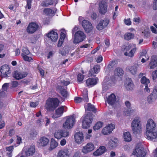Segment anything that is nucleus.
I'll list each match as a JSON object with an SVG mask.
<instances>
[{"instance_id":"7ed1b4c3","label":"nucleus","mask_w":157,"mask_h":157,"mask_svg":"<svg viewBox=\"0 0 157 157\" xmlns=\"http://www.w3.org/2000/svg\"><path fill=\"white\" fill-rule=\"evenodd\" d=\"M93 119V115L92 113H89L86 114L82 121V128H88L92 123Z\"/></svg>"},{"instance_id":"473e14b6","label":"nucleus","mask_w":157,"mask_h":157,"mask_svg":"<svg viewBox=\"0 0 157 157\" xmlns=\"http://www.w3.org/2000/svg\"><path fill=\"white\" fill-rule=\"evenodd\" d=\"M125 104L127 108V110L125 111V114L127 115H128L132 113L133 110L131 109L130 108L131 104L130 102L129 101H126L125 102Z\"/></svg>"},{"instance_id":"4c0bfd02","label":"nucleus","mask_w":157,"mask_h":157,"mask_svg":"<svg viewBox=\"0 0 157 157\" xmlns=\"http://www.w3.org/2000/svg\"><path fill=\"white\" fill-rule=\"evenodd\" d=\"M99 72V69H90L88 73L89 77H95Z\"/></svg>"},{"instance_id":"3c124183","label":"nucleus","mask_w":157,"mask_h":157,"mask_svg":"<svg viewBox=\"0 0 157 157\" xmlns=\"http://www.w3.org/2000/svg\"><path fill=\"white\" fill-rule=\"evenodd\" d=\"M9 86V83H5L2 86V90L5 92H6Z\"/></svg>"},{"instance_id":"603ef678","label":"nucleus","mask_w":157,"mask_h":157,"mask_svg":"<svg viewBox=\"0 0 157 157\" xmlns=\"http://www.w3.org/2000/svg\"><path fill=\"white\" fill-rule=\"evenodd\" d=\"M23 53L22 54H24L25 55H28L30 53L29 50L26 48H24L22 49Z\"/></svg>"},{"instance_id":"e433bc0d","label":"nucleus","mask_w":157,"mask_h":157,"mask_svg":"<svg viewBox=\"0 0 157 157\" xmlns=\"http://www.w3.org/2000/svg\"><path fill=\"white\" fill-rule=\"evenodd\" d=\"M58 143L53 138H52L51 141L50 150H52L56 148L58 146Z\"/></svg>"},{"instance_id":"ddd939ff","label":"nucleus","mask_w":157,"mask_h":157,"mask_svg":"<svg viewBox=\"0 0 157 157\" xmlns=\"http://www.w3.org/2000/svg\"><path fill=\"white\" fill-rule=\"evenodd\" d=\"M115 128V126L112 124H108L102 129L101 132L104 135H107L110 134Z\"/></svg>"},{"instance_id":"a19ab883","label":"nucleus","mask_w":157,"mask_h":157,"mask_svg":"<svg viewBox=\"0 0 157 157\" xmlns=\"http://www.w3.org/2000/svg\"><path fill=\"white\" fill-rule=\"evenodd\" d=\"M117 64V62L116 61H113L109 63L108 67L109 69L111 68H115L116 67Z\"/></svg>"},{"instance_id":"f257e3e1","label":"nucleus","mask_w":157,"mask_h":157,"mask_svg":"<svg viewBox=\"0 0 157 157\" xmlns=\"http://www.w3.org/2000/svg\"><path fill=\"white\" fill-rule=\"evenodd\" d=\"M60 101L57 98H49L47 99L45 106L49 111H54L59 105Z\"/></svg>"},{"instance_id":"052dcab7","label":"nucleus","mask_w":157,"mask_h":157,"mask_svg":"<svg viewBox=\"0 0 157 157\" xmlns=\"http://www.w3.org/2000/svg\"><path fill=\"white\" fill-rule=\"evenodd\" d=\"M11 84L13 87H17L18 85V82L17 81H12Z\"/></svg>"},{"instance_id":"09e8293b","label":"nucleus","mask_w":157,"mask_h":157,"mask_svg":"<svg viewBox=\"0 0 157 157\" xmlns=\"http://www.w3.org/2000/svg\"><path fill=\"white\" fill-rule=\"evenodd\" d=\"M82 100L84 102H87L88 101V98L87 92H85L83 94Z\"/></svg>"},{"instance_id":"774afa93","label":"nucleus","mask_w":157,"mask_h":157,"mask_svg":"<svg viewBox=\"0 0 157 157\" xmlns=\"http://www.w3.org/2000/svg\"><path fill=\"white\" fill-rule=\"evenodd\" d=\"M80 154L79 151H77L75 153L73 156L72 157H80Z\"/></svg>"},{"instance_id":"dca6fc26","label":"nucleus","mask_w":157,"mask_h":157,"mask_svg":"<svg viewBox=\"0 0 157 157\" xmlns=\"http://www.w3.org/2000/svg\"><path fill=\"white\" fill-rule=\"evenodd\" d=\"M156 126V124L153 120L151 119H149L147 121L146 125V131H150V130L155 129Z\"/></svg>"},{"instance_id":"338daca9","label":"nucleus","mask_w":157,"mask_h":157,"mask_svg":"<svg viewBox=\"0 0 157 157\" xmlns=\"http://www.w3.org/2000/svg\"><path fill=\"white\" fill-rule=\"evenodd\" d=\"M54 54V52L53 51H51L49 52L47 56V58L48 59L50 58V57H52Z\"/></svg>"},{"instance_id":"a878e982","label":"nucleus","mask_w":157,"mask_h":157,"mask_svg":"<svg viewBox=\"0 0 157 157\" xmlns=\"http://www.w3.org/2000/svg\"><path fill=\"white\" fill-rule=\"evenodd\" d=\"M105 151V147L104 146H101L99 149L94 152L93 155L95 156H99L104 153Z\"/></svg>"},{"instance_id":"7c9ffc66","label":"nucleus","mask_w":157,"mask_h":157,"mask_svg":"<svg viewBox=\"0 0 157 157\" xmlns=\"http://www.w3.org/2000/svg\"><path fill=\"white\" fill-rule=\"evenodd\" d=\"M85 109L88 111H92L94 113L97 112L96 108L93 105L91 104L90 103H88L86 105H85Z\"/></svg>"},{"instance_id":"864d4df0","label":"nucleus","mask_w":157,"mask_h":157,"mask_svg":"<svg viewBox=\"0 0 157 157\" xmlns=\"http://www.w3.org/2000/svg\"><path fill=\"white\" fill-rule=\"evenodd\" d=\"M33 0H27L26 8L27 7L28 9H30L31 7V3Z\"/></svg>"},{"instance_id":"0e129e2a","label":"nucleus","mask_w":157,"mask_h":157,"mask_svg":"<svg viewBox=\"0 0 157 157\" xmlns=\"http://www.w3.org/2000/svg\"><path fill=\"white\" fill-rule=\"evenodd\" d=\"M153 8L154 10H157V0H155L153 3Z\"/></svg>"},{"instance_id":"37998d69","label":"nucleus","mask_w":157,"mask_h":157,"mask_svg":"<svg viewBox=\"0 0 157 157\" xmlns=\"http://www.w3.org/2000/svg\"><path fill=\"white\" fill-rule=\"evenodd\" d=\"M124 73V71L123 69H115L114 71V74L119 76H122Z\"/></svg>"},{"instance_id":"1a4fd4ad","label":"nucleus","mask_w":157,"mask_h":157,"mask_svg":"<svg viewBox=\"0 0 157 157\" xmlns=\"http://www.w3.org/2000/svg\"><path fill=\"white\" fill-rule=\"evenodd\" d=\"M132 154L138 157H145L146 155L143 147L141 146H136Z\"/></svg>"},{"instance_id":"f3484780","label":"nucleus","mask_w":157,"mask_h":157,"mask_svg":"<svg viewBox=\"0 0 157 157\" xmlns=\"http://www.w3.org/2000/svg\"><path fill=\"white\" fill-rule=\"evenodd\" d=\"M125 86L127 90L131 91L133 90L134 85L131 78H127L125 82Z\"/></svg>"},{"instance_id":"412c9836","label":"nucleus","mask_w":157,"mask_h":157,"mask_svg":"<svg viewBox=\"0 0 157 157\" xmlns=\"http://www.w3.org/2000/svg\"><path fill=\"white\" fill-rule=\"evenodd\" d=\"M94 149V144L91 143H88L85 146L83 147L82 151L84 153H87L89 152L92 151Z\"/></svg>"},{"instance_id":"cd10ccee","label":"nucleus","mask_w":157,"mask_h":157,"mask_svg":"<svg viewBox=\"0 0 157 157\" xmlns=\"http://www.w3.org/2000/svg\"><path fill=\"white\" fill-rule=\"evenodd\" d=\"M11 72L10 69H0V75L2 78L9 77Z\"/></svg>"},{"instance_id":"c85d7f7f","label":"nucleus","mask_w":157,"mask_h":157,"mask_svg":"<svg viewBox=\"0 0 157 157\" xmlns=\"http://www.w3.org/2000/svg\"><path fill=\"white\" fill-rule=\"evenodd\" d=\"M49 140L48 138L45 137L40 138L39 141V143L40 146H45L48 143Z\"/></svg>"},{"instance_id":"72a5a7b5","label":"nucleus","mask_w":157,"mask_h":157,"mask_svg":"<svg viewBox=\"0 0 157 157\" xmlns=\"http://www.w3.org/2000/svg\"><path fill=\"white\" fill-rule=\"evenodd\" d=\"M57 89L59 90L62 95L64 98H66L67 96V92L65 89H63L62 86H58Z\"/></svg>"},{"instance_id":"f8f14e48","label":"nucleus","mask_w":157,"mask_h":157,"mask_svg":"<svg viewBox=\"0 0 157 157\" xmlns=\"http://www.w3.org/2000/svg\"><path fill=\"white\" fill-rule=\"evenodd\" d=\"M69 135V132L68 131L64 132L61 130H58L54 133V137L58 139H59L62 137H66Z\"/></svg>"},{"instance_id":"2f4dec72","label":"nucleus","mask_w":157,"mask_h":157,"mask_svg":"<svg viewBox=\"0 0 157 157\" xmlns=\"http://www.w3.org/2000/svg\"><path fill=\"white\" fill-rule=\"evenodd\" d=\"M43 13L47 16H52L55 12L54 11L50 8H46L44 9L43 11Z\"/></svg>"},{"instance_id":"0eeeda50","label":"nucleus","mask_w":157,"mask_h":157,"mask_svg":"<svg viewBox=\"0 0 157 157\" xmlns=\"http://www.w3.org/2000/svg\"><path fill=\"white\" fill-rule=\"evenodd\" d=\"M145 137L148 140H152L157 138V129L146 131L145 134Z\"/></svg>"},{"instance_id":"c03bdc74","label":"nucleus","mask_w":157,"mask_h":157,"mask_svg":"<svg viewBox=\"0 0 157 157\" xmlns=\"http://www.w3.org/2000/svg\"><path fill=\"white\" fill-rule=\"evenodd\" d=\"M141 82L146 85H148L150 83L149 79L147 78L145 76H143L140 80Z\"/></svg>"},{"instance_id":"680f3d73","label":"nucleus","mask_w":157,"mask_h":157,"mask_svg":"<svg viewBox=\"0 0 157 157\" xmlns=\"http://www.w3.org/2000/svg\"><path fill=\"white\" fill-rule=\"evenodd\" d=\"M152 76L153 79H156L157 77V70H155L152 73Z\"/></svg>"},{"instance_id":"5701e85b","label":"nucleus","mask_w":157,"mask_h":157,"mask_svg":"<svg viewBox=\"0 0 157 157\" xmlns=\"http://www.w3.org/2000/svg\"><path fill=\"white\" fill-rule=\"evenodd\" d=\"M107 98V103L110 105H113L115 103L116 98L115 95L113 94H112L109 96Z\"/></svg>"},{"instance_id":"69168bd1","label":"nucleus","mask_w":157,"mask_h":157,"mask_svg":"<svg viewBox=\"0 0 157 157\" xmlns=\"http://www.w3.org/2000/svg\"><path fill=\"white\" fill-rule=\"evenodd\" d=\"M150 29L151 32L155 34L157 33V31L156 29L154 26H150Z\"/></svg>"},{"instance_id":"58836bf2","label":"nucleus","mask_w":157,"mask_h":157,"mask_svg":"<svg viewBox=\"0 0 157 157\" xmlns=\"http://www.w3.org/2000/svg\"><path fill=\"white\" fill-rule=\"evenodd\" d=\"M123 138L125 141L129 142L131 140V135L128 132H125L124 134Z\"/></svg>"},{"instance_id":"13d9d810","label":"nucleus","mask_w":157,"mask_h":157,"mask_svg":"<svg viewBox=\"0 0 157 157\" xmlns=\"http://www.w3.org/2000/svg\"><path fill=\"white\" fill-rule=\"evenodd\" d=\"M43 121L41 119H39L36 121V124L40 126L43 124Z\"/></svg>"},{"instance_id":"aec40b11","label":"nucleus","mask_w":157,"mask_h":157,"mask_svg":"<svg viewBox=\"0 0 157 157\" xmlns=\"http://www.w3.org/2000/svg\"><path fill=\"white\" fill-rule=\"evenodd\" d=\"M47 37L50 38L51 41L53 42L56 41L58 38V35L56 32L53 31H50L47 34Z\"/></svg>"},{"instance_id":"e2e57ef3","label":"nucleus","mask_w":157,"mask_h":157,"mask_svg":"<svg viewBox=\"0 0 157 157\" xmlns=\"http://www.w3.org/2000/svg\"><path fill=\"white\" fill-rule=\"evenodd\" d=\"M66 36V34L65 33L61 32L60 34V37L59 39H61V40H64Z\"/></svg>"},{"instance_id":"de8ad7c7","label":"nucleus","mask_w":157,"mask_h":157,"mask_svg":"<svg viewBox=\"0 0 157 157\" xmlns=\"http://www.w3.org/2000/svg\"><path fill=\"white\" fill-rule=\"evenodd\" d=\"M38 134L37 132L35 130H31L29 133V136L31 138L33 139L36 137Z\"/></svg>"},{"instance_id":"9d476101","label":"nucleus","mask_w":157,"mask_h":157,"mask_svg":"<svg viewBox=\"0 0 157 157\" xmlns=\"http://www.w3.org/2000/svg\"><path fill=\"white\" fill-rule=\"evenodd\" d=\"M67 108L65 106H62L56 109L55 111V114L52 117L54 118H57L60 117L64 112L67 111Z\"/></svg>"},{"instance_id":"c756f323","label":"nucleus","mask_w":157,"mask_h":157,"mask_svg":"<svg viewBox=\"0 0 157 157\" xmlns=\"http://www.w3.org/2000/svg\"><path fill=\"white\" fill-rule=\"evenodd\" d=\"M54 3L53 0H45L40 3V5L42 7H48L52 5Z\"/></svg>"},{"instance_id":"9b49d317","label":"nucleus","mask_w":157,"mask_h":157,"mask_svg":"<svg viewBox=\"0 0 157 157\" xmlns=\"http://www.w3.org/2000/svg\"><path fill=\"white\" fill-rule=\"evenodd\" d=\"M82 25L85 31L87 33H90L93 30V26L91 23L89 21L83 20L82 22Z\"/></svg>"},{"instance_id":"8fccbe9b","label":"nucleus","mask_w":157,"mask_h":157,"mask_svg":"<svg viewBox=\"0 0 157 157\" xmlns=\"http://www.w3.org/2000/svg\"><path fill=\"white\" fill-rule=\"evenodd\" d=\"M84 78V75L81 74H79L78 75V81L79 83H81Z\"/></svg>"},{"instance_id":"79ce46f5","label":"nucleus","mask_w":157,"mask_h":157,"mask_svg":"<svg viewBox=\"0 0 157 157\" xmlns=\"http://www.w3.org/2000/svg\"><path fill=\"white\" fill-rule=\"evenodd\" d=\"M103 125V123L101 122H98L94 126L93 128L94 130H98L101 128Z\"/></svg>"},{"instance_id":"6e6d98bb","label":"nucleus","mask_w":157,"mask_h":157,"mask_svg":"<svg viewBox=\"0 0 157 157\" xmlns=\"http://www.w3.org/2000/svg\"><path fill=\"white\" fill-rule=\"evenodd\" d=\"M70 83V82L69 81H66L64 80L61 81V86H67Z\"/></svg>"},{"instance_id":"6e6552de","label":"nucleus","mask_w":157,"mask_h":157,"mask_svg":"<svg viewBox=\"0 0 157 157\" xmlns=\"http://www.w3.org/2000/svg\"><path fill=\"white\" fill-rule=\"evenodd\" d=\"M28 74V73L26 71L19 72L16 71L12 73V76L16 79L19 80L25 77Z\"/></svg>"},{"instance_id":"423d86ee","label":"nucleus","mask_w":157,"mask_h":157,"mask_svg":"<svg viewBox=\"0 0 157 157\" xmlns=\"http://www.w3.org/2000/svg\"><path fill=\"white\" fill-rule=\"evenodd\" d=\"M39 25L36 22L30 23L26 28V31L30 34H32L35 32L39 29Z\"/></svg>"},{"instance_id":"2eb2a0df","label":"nucleus","mask_w":157,"mask_h":157,"mask_svg":"<svg viewBox=\"0 0 157 157\" xmlns=\"http://www.w3.org/2000/svg\"><path fill=\"white\" fill-rule=\"evenodd\" d=\"M109 20L107 18L104 19L103 20L100 21L97 26V28L99 30H101L106 27L108 25Z\"/></svg>"},{"instance_id":"49530a36","label":"nucleus","mask_w":157,"mask_h":157,"mask_svg":"<svg viewBox=\"0 0 157 157\" xmlns=\"http://www.w3.org/2000/svg\"><path fill=\"white\" fill-rule=\"evenodd\" d=\"M133 46L135 48L131 50L129 52L128 54V56L131 57H132L134 56V54L136 50V45L135 44H133Z\"/></svg>"},{"instance_id":"4468645a","label":"nucleus","mask_w":157,"mask_h":157,"mask_svg":"<svg viewBox=\"0 0 157 157\" xmlns=\"http://www.w3.org/2000/svg\"><path fill=\"white\" fill-rule=\"evenodd\" d=\"M157 98V89L155 88L152 93L148 95L147 98V101L149 104H151L154 102Z\"/></svg>"},{"instance_id":"20e7f679","label":"nucleus","mask_w":157,"mask_h":157,"mask_svg":"<svg viewBox=\"0 0 157 157\" xmlns=\"http://www.w3.org/2000/svg\"><path fill=\"white\" fill-rule=\"evenodd\" d=\"M65 122L63 125V128L65 129L71 128L75 122L74 115H70L67 117Z\"/></svg>"},{"instance_id":"f03ea898","label":"nucleus","mask_w":157,"mask_h":157,"mask_svg":"<svg viewBox=\"0 0 157 157\" xmlns=\"http://www.w3.org/2000/svg\"><path fill=\"white\" fill-rule=\"evenodd\" d=\"M132 129L133 133L136 135L140 133L141 124L139 118H135L132 121Z\"/></svg>"},{"instance_id":"f704fd0d","label":"nucleus","mask_w":157,"mask_h":157,"mask_svg":"<svg viewBox=\"0 0 157 157\" xmlns=\"http://www.w3.org/2000/svg\"><path fill=\"white\" fill-rule=\"evenodd\" d=\"M86 83L88 86H94L97 84V81L95 78H90L86 80Z\"/></svg>"},{"instance_id":"a211bd4d","label":"nucleus","mask_w":157,"mask_h":157,"mask_svg":"<svg viewBox=\"0 0 157 157\" xmlns=\"http://www.w3.org/2000/svg\"><path fill=\"white\" fill-rule=\"evenodd\" d=\"M118 140L116 138L110 140L108 143V147L109 148L113 149L116 148L118 145Z\"/></svg>"},{"instance_id":"5fc2aeb1","label":"nucleus","mask_w":157,"mask_h":157,"mask_svg":"<svg viewBox=\"0 0 157 157\" xmlns=\"http://www.w3.org/2000/svg\"><path fill=\"white\" fill-rule=\"evenodd\" d=\"M13 146L6 147V149L8 153H12L13 150Z\"/></svg>"},{"instance_id":"b1692460","label":"nucleus","mask_w":157,"mask_h":157,"mask_svg":"<svg viewBox=\"0 0 157 157\" xmlns=\"http://www.w3.org/2000/svg\"><path fill=\"white\" fill-rule=\"evenodd\" d=\"M150 69H154L157 66V56H153L151 59V62L149 63Z\"/></svg>"},{"instance_id":"4d7b16f0","label":"nucleus","mask_w":157,"mask_h":157,"mask_svg":"<svg viewBox=\"0 0 157 157\" xmlns=\"http://www.w3.org/2000/svg\"><path fill=\"white\" fill-rule=\"evenodd\" d=\"M124 21L125 24L126 25H130L131 24V21L130 19V18L125 19L124 20Z\"/></svg>"},{"instance_id":"bf43d9fd","label":"nucleus","mask_w":157,"mask_h":157,"mask_svg":"<svg viewBox=\"0 0 157 157\" xmlns=\"http://www.w3.org/2000/svg\"><path fill=\"white\" fill-rule=\"evenodd\" d=\"M74 100L76 103H80L82 101L81 98L77 97H75Z\"/></svg>"},{"instance_id":"6ab92c4d","label":"nucleus","mask_w":157,"mask_h":157,"mask_svg":"<svg viewBox=\"0 0 157 157\" xmlns=\"http://www.w3.org/2000/svg\"><path fill=\"white\" fill-rule=\"evenodd\" d=\"M70 156L69 151L66 149L60 150L57 154V157H70Z\"/></svg>"},{"instance_id":"4be33fe9","label":"nucleus","mask_w":157,"mask_h":157,"mask_svg":"<svg viewBox=\"0 0 157 157\" xmlns=\"http://www.w3.org/2000/svg\"><path fill=\"white\" fill-rule=\"evenodd\" d=\"M75 142L80 144L83 141V134L81 132L76 133L75 135Z\"/></svg>"},{"instance_id":"a18cd8bd","label":"nucleus","mask_w":157,"mask_h":157,"mask_svg":"<svg viewBox=\"0 0 157 157\" xmlns=\"http://www.w3.org/2000/svg\"><path fill=\"white\" fill-rule=\"evenodd\" d=\"M27 55H25L24 54H22L21 56L23 59L26 61H28L29 62H32L33 61V59L30 57H29L27 56Z\"/></svg>"},{"instance_id":"ea45409f","label":"nucleus","mask_w":157,"mask_h":157,"mask_svg":"<svg viewBox=\"0 0 157 157\" xmlns=\"http://www.w3.org/2000/svg\"><path fill=\"white\" fill-rule=\"evenodd\" d=\"M134 37V35L131 33H126L124 36V39L127 40H129L132 39Z\"/></svg>"},{"instance_id":"bb28decb","label":"nucleus","mask_w":157,"mask_h":157,"mask_svg":"<svg viewBox=\"0 0 157 157\" xmlns=\"http://www.w3.org/2000/svg\"><path fill=\"white\" fill-rule=\"evenodd\" d=\"M99 11L100 13L104 14L107 11V6L104 3H102V2L99 3Z\"/></svg>"},{"instance_id":"c9c22d12","label":"nucleus","mask_w":157,"mask_h":157,"mask_svg":"<svg viewBox=\"0 0 157 157\" xmlns=\"http://www.w3.org/2000/svg\"><path fill=\"white\" fill-rule=\"evenodd\" d=\"M35 147L33 146H30L25 152L27 155L30 156L33 155L35 152Z\"/></svg>"},{"instance_id":"393cba45","label":"nucleus","mask_w":157,"mask_h":157,"mask_svg":"<svg viewBox=\"0 0 157 157\" xmlns=\"http://www.w3.org/2000/svg\"><path fill=\"white\" fill-rule=\"evenodd\" d=\"M116 82V79L114 77L110 78L108 76H106L104 80V83H108V84L110 86H112Z\"/></svg>"},{"instance_id":"39448f33","label":"nucleus","mask_w":157,"mask_h":157,"mask_svg":"<svg viewBox=\"0 0 157 157\" xmlns=\"http://www.w3.org/2000/svg\"><path fill=\"white\" fill-rule=\"evenodd\" d=\"M86 36L83 32L81 31L76 32L74 35L73 43L77 44L82 41L85 38Z\"/></svg>"}]
</instances>
